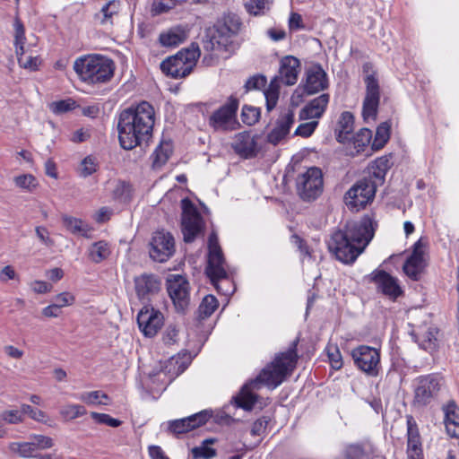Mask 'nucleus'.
Instances as JSON below:
<instances>
[{
	"label": "nucleus",
	"mask_w": 459,
	"mask_h": 459,
	"mask_svg": "<svg viewBox=\"0 0 459 459\" xmlns=\"http://www.w3.org/2000/svg\"><path fill=\"white\" fill-rule=\"evenodd\" d=\"M440 379L435 376H422L415 380L414 403L419 405L429 403L440 389Z\"/></svg>",
	"instance_id": "nucleus-17"
},
{
	"label": "nucleus",
	"mask_w": 459,
	"mask_h": 459,
	"mask_svg": "<svg viewBox=\"0 0 459 459\" xmlns=\"http://www.w3.org/2000/svg\"><path fill=\"white\" fill-rule=\"evenodd\" d=\"M265 85H266V78L263 75H255V76L249 78L247 81L245 87L247 88V91H250V90L262 89V88L265 87Z\"/></svg>",
	"instance_id": "nucleus-58"
},
{
	"label": "nucleus",
	"mask_w": 459,
	"mask_h": 459,
	"mask_svg": "<svg viewBox=\"0 0 459 459\" xmlns=\"http://www.w3.org/2000/svg\"><path fill=\"white\" fill-rule=\"evenodd\" d=\"M377 448L370 442L349 444L342 451V459H370L377 455Z\"/></svg>",
	"instance_id": "nucleus-25"
},
{
	"label": "nucleus",
	"mask_w": 459,
	"mask_h": 459,
	"mask_svg": "<svg viewBox=\"0 0 459 459\" xmlns=\"http://www.w3.org/2000/svg\"><path fill=\"white\" fill-rule=\"evenodd\" d=\"M297 363V353L295 346L286 352L277 355L273 361L267 365L256 377L243 385L238 394L233 400L236 405L246 411H251L257 400L255 391L261 385L274 389L279 386L288 376H290Z\"/></svg>",
	"instance_id": "nucleus-1"
},
{
	"label": "nucleus",
	"mask_w": 459,
	"mask_h": 459,
	"mask_svg": "<svg viewBox=\"0 0 459 459\" xmlns=\"http://www.w3.org/2000/svg\"><path fill=\"white\" fill-rule=\"evenodd\" d=\"M211 417L212 412L202 411L189 417L170 421L169 423V429L176 435L186 433L205 424Z\"/></svg>",
	"instance_id": "nucleus-20"
},
{
	"label": "nucleus",
	"mask_w": 459,
	"mask_h": 459,
	"mask_svg": "<svg viewBox=\"0 0 459 459\" xmlns=\"http://www.w3.org/2000/svg\"><path fill=\"white\" fill-rule=\"evenodd\" d=\"M112 212L108 207L100 208L94 215V219L98 222H105L110 219Z\"/></svg>",
	"instance_id": "nucleus-63"
},
{
	"label": "nucleus",
	"mask_w": 459,
	"mask_h": 459,
	"mask_svg": "<svg viewBox=\"0 0 459 459\" xmlns=\"http://www.w3.org/2000/svg\"><path fill=\"white\" fill-rule=\"evenodd\" d=\"M154 122V108L146 101L139 103L135 108L123 110L117 122L121 147L132 150L147 141L152 135Z\"/></svg>",
	"instance_id": "nucleus-3"
},
{
	"label": "nucleus",
	"mask_w": 459,
	"mask_h": 459,
	"mask_svg": "<svg viewBox=\"0 0 459 459\" xmlns=\"http://www.w3.org/2000/svg\"><path fill=\"white\" fill-rule=\"evenodd\" d=\"M218 305V301L214 296H205L198 308L199 317L204 319L210 316L217 309Z\"/></svg>",
	"instance_id": "nucleus-44"
},
{
	"label": "nucleus",
	"mask_w": 459,
	"mask_h": 459,
	"mask_svg": "<svg viewBox=\"0 0 459 459\" xmlns=\"http://www.w3.org/2000/svg\"><path fill=\"white\" fill-rule=\"evenodd\" d=\"M13 38L15 54L21 67H29V56H25L24 45L26 43L25 27L21 21L16 18L13 23Z\"/></svg>",
	"instance_id": "nucleus-26"
},
{
	"label": "nucleus",
	"mask_w": 459,
	"mask_h": 459,
	"mask_svg": "<svg viewBox=\"0 0 459 459\" xmlns=\"http://www.w3.org/2000/svg\"><path fill=\"white\" fill-rule=\"evenodd\" d=\"M26 417V411L24 408L22 410H7L0 414L2 420L8 424H17L22 421Z\"/></svg>",
	"instance_id": "nucleus-48"
},
{
	"label": "nucleus",
	"mask_w": 459,
	"mask_h": 459,
	"mask_svg": "<svg viewBox=\"0 0 459 459\" xmlns=\"http://www.w3.org/2000/svg\"><path fill=\"white\" fill-rule=\"evenodd\" d=\"M54 445L53 439L43 435H30V455L38 449H48Z\"/></svg>",
	"instance_id": "nucleus-46"
},
{
	"label": "nucleus",
	"mask_w": 459,
	"mask_h": 459,
	"mask_svg": "<svg viewBox=\"0 0 459 459\" xmlns=\"http://www.w3.org/2000/svg\"><path fill=\"white\" fill-rule=\"evenodd\" d=\"M175 252L174 238L169 232L157 231L150 243V256L152 260L166 262Z\"/></svg>",
	"instance_id": "nucleus-16"
},
{
	"label": "nucleus",
	"mask_w": 459,
	"mask_h": 459,
	"mask_svg": "<svg viewBox=\"0 0 459 459\" xmlns=\"http://www.w3.org/2000/svg\"><path fill=\"white\" fill-rule=\"evenodd\" d=\"M199 56L200 50L198 47L192 46L162 61L160 69L165 74L172 78H183L192 72Z\"/></svg>",
	"instance_id": "nucleus-8"
},
{
	"label": "nucleus",
	"mask_w": 459,
	"mask_h": 459,
	"mask_svg": "<svg viewBox=\"0 0 459 459\" xmlns=\"http://www.w3.org/2000/svg\"><path fill=\"white\" fill-rule=\"evenodd\" d=\"M238 19L229 18L222 23H217L208 28L203 40V48L207 53L204 56V62L207 65H215L228 50L232 43V39L240 29Z\"/></svg>",
	"instance_id": "nucleus-4"
},
{
	"label": "nucleus",
	"mask_w": 459,
	"mask_h": 459,
	"mask_svg": "<svg viewBox=\"0 0 459 459\" xmlns=\"http://www.w3.org/2000/svg\"><path fill=\"white\" fill-rule=\"evenodd\" d=\"M376 226L368 215L349 221L344 230L333 233L327 243L329 251L343 264L353 263L373 238Z\"/></svg>",
	"instance_id": "nucleus-2"
},
{
	"label": "nucleus",
	"mask_w": 459,
	"mask_h": 459,
	"mask_svg": "<svg viewBox=\"0 0 459 459\" xmlns=\"http://www.w3.org/2000/svg\"><path fill=\"white\" fill-rule=\"evenodd\" d=\"M59 414L64 421H71L85 415L86 410L81 404L66 403L60 407Z\"/></svg>",
	"instance_id": "nucleus-39"
},
{
	"label": "nucleus",
	"mask_w": 459,
	"mask_h": 459,
	"mask_svg": "<svg viewBox=\"0 0 459 459\" xmlns=\"http://www.w3.org/2000/svg\"><path fill=\"white\" fill-rule=\"evenodd\" d=\"M366 96L363 100L362 116L366 122L376 120L380 101L378 81L374 74L365 78Z\"/></svg>",
	"instance_id": "nucleus-14"
},
{
	"label": "nucleus",
	"mask_w": 459,
	"mask_h": 459,
	"mask_svg": "<svg viewBox=\"0 0 459 459\" xmlns=\"http://www.w3.org/2000/svg\"><path fill=\"white\" fill-rule=\"evenodd\" d=\"M376 183L362 179L355 183L344 195V203L349 210L358 212L366 207L375 197Z\"/></svg>",
	"instance_id": "nucleus-9"
},
{
	"label": "nucleus",
	"mask_w": 459,
	"mask_h": 459,
	"mask_svg": "<svg viewBox=\"0 0 459 459\" xmlns=\"http://www.w3.org/2000/svg\"><path fill=\"white\" fill-rule=\"evenodd\" d=\"M137 323L145 336L153 337L163 325L164 317L159 310L146 306L138 313Z\"/></svg>",
	"instance_id": "nucleus-18"
},
{
	"label": "nucleus",
	"mask_w": 459,
	"mask_h": 459,
	"mask_svg": "<svg viewBox=\"0 0 459 459\" xmlns=\"http://www.w3.org/2000/svg\"><path fill=\"white\" fill-rule=\"evenodd\" d=\"M372 132L369 129H360L352 138L349 137L346 141V152L351 156H355L362 152L370 143Z\"/></svg>",
	"instance_id": "nucleus-31"
},
{
	"label": "nucleus",
	"mask_w": 459,
	"mask_h": 459,
	"mask_svg": "<svg viewBox=\"0 0 459 459\" xmlns=\"http://www.w3.org/2000/svg\"><path fill=\"white\" fill-rule=\"evenodd\" d=\"M9 449L13 455L22 458L29 457V443L28 442H13L9 444Z\"/></svg>",
	"instance_id": "nucleus-55"
},
{
	"label": "nucleus",
	"mask_w": 459,
	"mask_h": 459,
	"mask_svg": "<svg viewBox=\"0 0 459 459\" xmlns=\"http://www.w3.org/2000/svg\"><path fill=\"white\" fill-rule=\"evenodd\" d=\"M294 122L295 114L293 110L287 109L282 111L276 119L273 129L267 134L268 143L273 145L280 143L289 134L290 129Z\"/></svg>",
	"instance_id": "nucleus-19"
},
{
	"label": "nucleus",
	"mask_w": 459,
	"mask_h": 459,
	"mask_svg": "<svg viewBox=\"0 0 459 459\" xmlns=\"http://www.w3.org/2000/svg\"><path fill=\"white\" fill-rule=\"evenodd\" d=\"M407 424V459H423L420 437L411 417L408 419Z\"/></svg>",
	"instance_id": "nucleus-24"
},
{
	"label": "nucleus",
	"mask_w": 459,
	"mask_h": 459,
	"mask_svg": "<svg viewBox=\"0 0 459 459\" xmlns=\"http://www.w3.org/2000/svg\"><path fill=\"white\" fill-rule=\"evenodd\" d=\"M148 450L152 459H169L159 446H150Z\"/></svg>",
	"instance_id": "nucleus-64"
},
{
	"label": "nucleus",
	"mask_w": 459,
	"mask_h": 459,
	"mask_svg": "<svg viewBox=\"0 0 459 459\" xmlns=\"http://www.w3.org/2000/svg\"><path fill=\"white\" fill-rule=\"evenodd\" d=\"M443 411L447 434L453 437H459V407L455 402H448L443 406Z\"/></svg>",
	"instance_id": "nucleus-30"
},
{
	"label": "nucleus",
	"mask_w": 459,
	"mask_h": 459,
	"mask_svg": "<svg viewBox=\"0 0 459 459\" xmlns=\"http://www.w3.org/2000/svg\"><path fill=\"white\" fill-rule=\"evenodd\" d=\"M331 366L334 369H340L342 366V354L336 346H330L327 350Z\"/></svg>",
	"instance_id": "nucleus-56"
},
{
	"label": "nucleus",
	"mask_w": 459,
	"mask_h": 459,
	"mask_svg": "<svg viewBox=\"0 0 459 459\" xmlns=\"http://www.w3.org/2000/svg\"><path fill=\"white\" fill-rule=\"evenodd\" d=\"M97 169L98 162L96 158L87 156L82 160L78 168V173L81 177L87 178L96 172Z\"/></svg>",
	"instance_id": "nucleus-47"
},
{
	"label": "nucleus",
	"mask_w": 459,
	"mask_h": 459,
	"mask_svg": "<svg viewBox=\"0 0 459 459\" xmlns=\"http://www.w3.org/2000/svg\"><path fill=\"white\" fill-rule=\"evenodd\" d=\"M31 290L38 294H45L50 292L53 287L45 281H35Z\"/></svg>",
	"instance_id": "nucleus-61"
},
{
	"label": "nucleus",
	"mask_w": 459,
	"mask_h": 459,
	"mask_svg": "<svg viewBox=\"0 0 459 459\" xmlns=\"http://www.w3.org/2000/svg\"><path fill=\"white\" fill-rule=\"evenodd\" d=\"M310 120L311 121L309 122L301 123L299 125L294 132V135L301 136L304 138L311 136L318 126V121L312 119Z\"/></svg>",
	"instance_id": "nucleus-51"
},
{
	"label": "nucleus",
	"mask_w": 459,
	"mask_h": 459,
	"mask_svg": "<svg viewBox=\"0 0 459 459\" xmlns=\"http://www.w3.org/2000/svg\"><path fill=\"white\" fill-rule=\"evenodd\" d=\"M234 151L244 158H250L255 155L256 143L254 137L247 132L236 134L231 143Z\"/></svg>",
	"instance_id": "nucleus-27"
},
{
	"label": "nucleus",
	"mask_w": 459,
	"mask_h": 459,
	"mask_svg": "<svg viewBox=\"0 0 459 459\" xmlns=\"http://www.w3.org/2000/svg\"><path fill=\"white\" fill-rule=\"evenodd\" d=\"M424 267V246L421 240H418L414 244L412 254L408 257L403 265V272L408 277L417 281Z\"/></svg>",
	"instance_id": "nucleus-21"
},
{
	"label": "nucleus",
	"mask_w": 459,
	"mask_h": 459,
	"mask_svg": "<svg viewBox=\"0 0 459 459\" xmlns=\"http://www.w3.org/2000/svg\"><path fill=\"white\" fill-rule=\"evenodd\" d=\"M214 442L213 439H205L199 446L192 449V454L195 458L211 459L216 455L214 448L211 447Z\"/></svg>",
	"instance_id": "nucleus-43"
},
{
	"label": "nucleus",
	"mask_w": 459,
	"mask_h": 459,
	"mask_svg": "<svg viewBox=\"0 0 459 459\" xmlns=\"http://www.w3.org/2000/svg\"><path fill=\"white\" fill-rule=\"evenodd\" d=\"M208 249L206 274L219 292L228 295L232 290L230 289L223 290L220 285V281L223 284L230 285V281L228 279V266L219 246L218 237L214 232L209 237Z\"/></svg>",
	"instance_id": "nucleus-7"
},
{
	"label": "nucleus",
	"mask_w": 459,
	"mask_h": 459,
	"mask_svg": "<svg viewBox=\"0 0 459 459\" xmlns=\"http://www.w3.org/2000/svg\"><path fill=\"white\" fill-rule=\"evenodd\" d=\"M182 233L185 242H192L201 231L203 221L194 204L187 199L182 200Z\"/></svg>",
	"instance_id": "nucleus-15"
},
{
	"label": "nucleus",
	"mask_w": 459,
	"mask_h": 459,
	"mask_svg": "<svg viewBox=\"0 0 459 459\" xmlns=\"http://www.w3.org/2000/svg\"><path fill=\"white\" fill-rule=\"evenodd\" d=\"M91 417L100 424H105L109 427L117 428L121 425V421L119 420H117L115 418H112L108 414L106 413H100L92 411L91 412Z\"/></svg>",
	"instance_id": "nucleus-52"
},
{
	"label": "nucleus",
	"mask_w": 459,
	"mask_h": 459,
	"mask_svg": "<svg viewBox=\"0 0 459 459\" xmlns=\"http://www.w3.org/2000/svg\"><path fill=\"white\" fill-rule=\"evenodd\" d=\"M329 103V95L321 94L313 99L299 111V117L300 120H317L325 113Z\"/></svg>",
	"instance_id": "nucleus-23"
},
{
	"label": "nucleus",
	"mask_w": 459,
	"mask_h": 459,
	"mask_svg": "<svg viewBox=\"0 0 459 459\" xmlns=\"http://www.w3.org/2000/svg\"><path fill=\"white\" fill-rule=\"evenodd\" d=\"M114 196L122 202H126L131 196V186L125 182H119L114 189Z\"/></svg>",
	"instance_id": "nucleus-54"
},
{
	"label": "nucleus",
	"mask_w": 459,
	"mask_h": 459,
	"mask_svg": "<svg viewBox=\"0 0 459 459\" xmlns=\"http://www.w3.org/2000/svg\"><path fill=\"white\" fill-rule=\"evenodd\" d=\"M354 117L349 111H344L341 114L337 127L336 138L337 141L345 143L349 140V136L353 131Z\"/></svg>",
	"instance_id": "nucleus-33"
},
{
	"label": "nucleus",
	"mask_w": 459,
	"mask_h": 459,
	"mask_svg": "<svg viewBox=\"0 0 459 459\" xmlns=\"http://www.w3.org/2000/svg\"><path fill=\"white\" fill-rule=\"evenodd\" d=\"M260 112L259 109L251 107V106H244L241 112L242 121L249 126L254 125L259 119Z\"/></svg>",
	"instance_id": "nucleus-49"
},
{
	"label": "nucleus",
	"mask_w": 459,
	"mask_h": 459,
	"mask_svg": "<svg viewBox=\"0 0 459 459\" xmlns=\"http://www.w3.org/2000/svg\"><path fill=\"white\" fill-rule=\"evenodd\" d=\"M300 73V62L292 56H286L280 61L279 75L275 76L264 91L267 111H272L277 105L280 94V82L294 85Z\"/></svg>",
	"instance_id": "nucleus-6"
},
{
	"label": "nucleus",
	"mask_w": 459,
	"mask_h": 459,
	"mask_svg": "<svg viewBox=\"0 0 459 459\" xmlns=\"http://www.w3.org/2000/svg\"><path fill=\"white\" fill-rule=\"evenodd\" d=\"M119 6L120 4L118 1H110L106 4L98 14L100 23L104 25L112 23V18L118 13Z\"/></svg>",
	"instance_id": "nucleus-42"
},
{
	"label": "nucleus",
	"mask_w": 459,
	"mask_h": 459,
	"mask_svg": "<svg viewBox=\"0 0 459 459\" xmlns=\"http://www.w3.org/2000/svg\"><path fill=\"white\" fill-rule=\"evenodd\" d=\"M172 364L173 359L167 361L165 368H160L159 371L148 374V380L150 381L148 385L152 392L165 390L168 385L171 383L174 376L169 375L170 369L168 370V368L172 366Z\"/></svg>",
	"instance_id": "nucleus-29"
},
{
	"label": "nucleus",
	"mask_w": 459,
	"mask_h": 459,
	"mask_svg": "<svg viewBox=\"0 0 459 459\" xmlns=\"http://www.w3.org/2000/svg\"><path fill=\"white\" fill-rule=\"evenodd\" d=\"M74 69L86 83H105L113 77L115 64L104 56L91 55L77 58L74 63Z\"/></svg>",
	"instance_id": "nucleus-5"
},
{
	"label": "nucleus",
	"mask_w": 459,
	"mask_h": 459,
	"mask_svg": "<svg viewBox=\"0 0 459 459\" xmlns=\"http://www.w3.org/2000/svg\"><path fill=\"white\" fill-rule=\"evenodd\" d=\"M75 301V297L69 291L61 292L54 297V303L57 307L62 309L63 307L72 306Z\"/></svg>",
	"instance_id": "nucleus-53"
},
{
	"label": "nucleus",
	"mask_w": 459,
	"mask_h": 459,
	"mask_svg": "<svg viewBox=\"0 0 459 459\" xmlns=\"http://www.w3.org/2000/svg\"><path fill=\"white\" fill-rule=\"evenodd\" d=\"M89 258L96 264H99L102 262L103 260L107 259L110 253V246L108 242L104 240H100L98 242L93 243L89 247Z\"/></svg>",
	"instance_id": "nucleus-37"
},
{
	"label": "nucleus",
	"mask_w": 459,
	"mask_h": 459,
	"mask_svg": "<svg viewBox=\"0 0 459 459\" xmlns=\"http://www.w3.org/2000/svg\"><path fill=\"white\" fill-rule=\"evenodd\" d=\"M169 295L179 312H184L189 306V283L179 274L170 275L167 280Z\"/></svg>",
	"instance_id": "nucleus-13"
},
{
	"label": "nucleus",
	"mask_w": 459,
	"mask_h": 459,
	"mask_svg": "<svg viewBox=\"0 0 459 459\" xmlns=\"http://www.w3.org/2000/svg\"><path fill=\"white\" fill-rule=\"evenodd\" d=\"M272 4L273 0H247L245 3V8L248 13L257 16L268 11Z\"/></svg>",
	"instance_id": "nucleus-41"
},
{
	"label": "nucleus",
	"mask_w": 459,
	"mask_h": 459,
	"mask_svg": "<svg viewBox=\"0 0 459 459\" xmlns=\"http://www.w3.org/2000/svg\"><path fill=\"white\" fill-rule=\"evenodd\" d=\"M36 235L38 238L46 246H51L52 240L49 238V233L47 229L43 227H37L36 228Z\"/></svg>",
	"instance_id": "nucleus-62"
},
{
	"label": "nucleus",
	"mask_w": 459,
	"mask_h": 459,
	"mask_svg": "<svg viewBox=\"0 0 459 459\" xmlns=\"http://www.w3.org/2000/svg\"><path fill=\"white\" fill-rule=\"evenodd\" d=\"M268 420L265 417L257 419L252 425L251 435L252 436H262L267 428Z\"/></svg>",
	"instance_id": "nucleus-59"
},
{
	"label": "nucleus",
	"mask_w": 459,
	"mask_h": 459,
	"mask_svg": "<svg viewBox=\"0 0 459 459\" xmlns=\"http://www.w3.org/2000/svg\"><path fill=\"white\" fill-rule=\"evenodd\" d=\"M297 190L305 201L316 199L323 191V174L316 167L307 169L297 178Z\"/></svg>",
	"instance_id": "nucleus-11"
},
{
	"label": "nucleus",
	"mask_w": 459,
	"mask_h": 459,
	"mask_svg": "<svg viewBox=\"0 0 459 459\" xmlns=\"http://www.w3.org/2000/svg\"><path fill=\"white\" fill-rule=\"evenodd\" d=\"M50 110L55 114H63L73 110L75 108V101L71 99L52 102L49 105Z\"/></svg>",
	"instance_id": "nucleus-50"
},
{
	"label": "nucleus",
	"mask_w": 459,
	"mask_h": 459,
	"mask_svg": "<svg viewBox=\"0 0 459 459\" xmlns=\"http://www.w3.org/2000/svg\"><path fill=\"white\" fill-rule=\"evenodd\" d=\"M373 280L377 283V288L386 296L392 299L401 295L402 290L395 278L384 271L374 273Z\"/></svg>",
	"instance_id": "nucleus-28"
},
{
	"label": "nucleus",
	"mask_w": 459,
	"mask_h": 459,
	"mask_svg": "<svg viewBox=\"0 0 459 459\" xmlns=\"http://www.w3.org/2000/svg\"><path fill=\"white\" fill-rule=\"evenodd\" d=\"M135 292L140 299L149 300L160 290V281L153 274H142L134 279Z\"/></svg>",
	"instance_id": "nucleus-22"
},
{
	"label": "nucleus",
	"mask_w": 459,
	"mask_h": 459,
	"mask_svg": "<svg viewBox=\"0 0 459 459\" xmlns=\"http://www.w3.org/2000/svg\"><path fill=\"white\" fill-rule=\"evenodd\" d=\"M354 365L358 369L368 377H377L379 374L380 351L368 345H359L351 352Z\"/></svg>",
	"instance_id": "nucleus-10"
},
{
	"label": "nucleus",
	"mask_w": 459,
	"mask_h": 459,
	"mask_svg": "<svg viewBox=\"0 0 459 459\" xmlns=\"http://www.w3.org/2000/svg\"><path fill=\"white\" fill-rule=\"evenodd\" d=\"M389 168V160L386 157H380L372 165V176L382 182Z\"/></svg>",
	"instance_id": "nucleus-45"
},
{
	"label": "nucleus",
	"mask_w": 459,
	"mask_h": 459,
	"mask_svg": "<svg viewBox=\"0 0 459 459\" xmlns=\"http://www.w3.org/2000/svg\"><path fill=\"white\" fill-rule=\"evenodd\" d=\"M437 331L435 328H430L423 336V347L424 349H432L436 345V335Z\"/></svg>",
	"instance_id": "nucleus-60"
},
{
	"label": "nucleus",
	"mask_w": 459,
	"mask_h": 459,
	"mask_svg": "<svg viewBox=\"0 0 459 459\" xmlns=\"http://www.w3.org/2000/svg\"><path fill=\"white\" fill-rule=\"evenodd\" d=\"M238 108L237 99L230 98L223 106L212 113L209 125L217 131H231L238 125L236 113Z\"/></svg>",
	"instance_id": "nucleus-12"
},
{
	"label": "nucleus",
	"mask_w": 459,
	"mask_h": 459,
	"mask_svg": "<svg viewBox=\"0 0 459 459\" xmlns=\"http://www.w3.org/2000/svg\"><path fill=\"white\" fill-rule=\"evenodd\" d=\"M326 86V74L320 66H314L307 71L305 88L308 94L322 91Z\"/></svg>",
	"instance_id": "nucleus-32"
},
{
	"label": "nucleus",
	"mask_w": 459,
	"mask_h": 459,
	"mask_svg": "<svg viewBox=\"0 0 459 459\" xmlns=\"http://www.w3.org/2000/svg\"><path fill=\"white\" fill-rule=\"evenodd\" d=\"M63 223L65 229L71 233L86 238L90 237L91 228L81 219L65 215L63 216Z\"/></svg>",
	"instance_id": "nucleus-34"
},
{
	"label": "nucleus",
	"mask_w": 459,
	"mask_h": 459,
	"mask_svg": "<svg viewBox=\"0 0 459 459\" xmlns=\"http://www.w3.org/2000/svg\"><path fill=\"white\" fill-rule=\"evenodd\" d=\"M178 329L175 325H169L162 336L163 342L167 345H172L178 342Z\"/></svg>",
	"instance_id": "nucleus-57"
},
{
	"label": "nucleus",
	"mask_w": 459,
	"mask_h": 459,
	"mask_svg": "<svg viewBox=\"0 0 459 459\" xmlns=\"http://www.w3.org/2000/svg\"><path fill=\"white\" fill-rule=\"evenodd\" d=\"M187 34L180 27H175L160 35V42L166 47H174L185 41Z\"/></svg>",
	"instance_id": "nucleus-35"
},
{
	"label": "nucleus",
	"mask_w": 459,
	"mask_h": 459,
	"mask_svg": "<svg viewBox=\"0 0 459 459\" xmlns=\"http://www.w3.org/2000/svg\"><path fill=\"white\" fill-rule=\"evenodd\" d=\"M78 398L88 405H108L110 403L108 395L101 391L83 392Z\"/></svg>",
	"instance_id": "nucleus-38"
},
{
	"label": "nucleus",
	"mask_w": 459,
	"mask_h": 459,
	"mask_svg": "<svg viewBox=\"0 0 459 459\" xmlns=\"http://www.w3.org/2000/svg\"><path fill=\"white\" fill-rule=\"evenodd\" d=\"M172 151L173 148L170 142H161L152 155V167L154 169L161 168L168 161L172 153Z\"/></svg>",
	"instance_id": "nucleus-36"
},
{
	"label": "nucleus",
	"mask_w": 459,
	"mask_h": 459,
	"mask_svg": "<svg viewBox=\"0 0 459 459\" xmlns=\"http://www.w3.org/2000/svg\"><path fill=\"white\" fill-rule=\"evenodd\" d=\"M389 138L390 125L387 122H383L377 128L375 138L372 143V148L375 150L382 149Z\"/></svg>",
	"instance_id": "nucleus-40"
}]
</instances>
